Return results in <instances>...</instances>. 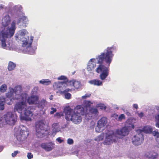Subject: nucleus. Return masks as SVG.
Instances as JSON below:
<instances>
[{
    "instance_id": "nucleus-1",
    "label": "nucleus",
    "mask_w": 159,
    "mask_h": 159,
    "mask_svg": "<svg viewBox=\"0 0 159 159\" xmlns=\"http://www.w3.org/2000/svg\"><path fill=\"white\" fill-rule=\"evenodd\" d=\"M115 49V47L114 46L108 47L105 52L101 53L100 55L96 58L97 63L98 64L96 71L98 73H101L100 75V77L102 80H104L109 75V67H106L104 63L105 62L108 64V66H109L114 55L112 52Z\"/></svg>"
},
{
    "instance_id": "nucleus-2",
    "label": "nucleus",
    "mask_w": 159,
    "mask_h": 159,
    "mask_svg": "<svg viewBox=\"0 0 159 159\" xmlns=\"http://www.w3.org/2000/svg\"><path fill=\"white\" fill-rule=\"evenodd\" d=\"M10 21V17L9 15L5 16L2 19V24L5 28L0 32V41H1L2 46L3 48L6 47V39L13 36L16 29V21L15 20L12 22L10 28H6L9 25Z\"/></svg>"
},
{
    "instance_id": "nucleus-3",
    "label": "nucleus",
    "mask_w": 159,
    "mask_h": 159,
    "mask_svg": "<svg viewBox=\"0 0 159 159\" xmlns=\"http://www.w3.org/2000/svg\"><path fill=\"white\" fill-rule=\"evenodd\" d=\"M65 119L68 121L70 120L76 124L80 123L82 121V118L81 115H87V111L81 105H78L74 110L70 108L64 109Z\"/></svg>"
},
{
    "instance_id": "nucleus-4",
    "label": "nucleus",
    "mask_w": 159,
    "mask_h": 159,
    "mask_svg": "<svg viewBox=\"0 0 159 159\" xmlns=\"http://www.w3.org/2000/svg\"><path fill=\"white\" fill-rule=\"evenodd\" d=\"M129 133V131L126 126L123 127L121 129H117L115 132L112 131H109L106 134V138L103 144L106 145H110L113 142H116L119 138H122L121 137L127 135Z\"/></svg>"
},
{
    "instance_id": "nucleus-5",
    "label": "nucleus",
    "mask_w": 159,
    "mask_h": 159,
    "mask_svg": "<svg viewBox=\"0 0 159 159\" xmlns=\"http://www.w3.org/2000/svg\"><path fill=\"white\" fill-rule=\"evenodd\" d=\"M26 30L23 29L20 30L15 36L16 40H20L22 42L23 47H30L33 40V37L31 36L29 39V37L26 35Z\"/></svg>"
},
{
    "instance_id": "nucleus-6",
    "label": "nucleus",
    "mask_w": 159,
    "mask_h": 159,
    "mask_svg": "<svg viewBox=\"0 0 159 159\" xmlns=\"http://www.w3.org/2000/svg\"><path fill=\"white\" fill-rule=\"evenodd\" d=\"M19 128L20 131L16 135V139L19 141H23L28 136L29 133L28 129L23 125H20Z\"/></svg>"
},
{
    "instance_id": "nucleus-7",
    "label": "nucleus",
    "mask_w": 159,
    "mask_h": 159,
    "mask_svg": "<svg viewBox=\"0 0 159 159\" xmlns=\"http://www.w3.org/2000/svg\"><path fill=\"white\" fill-rule=\"evenodd\" d=\"M45 124L42 121H39L36 125V134L39 138H42L45 136L46 130L44 129Z\"/></svg>"
},
{
    "instance_id": "nucleus-8",
    "label": "nucleus",
    "mask_w": 159,
    "mask_h": 159,
    "mask_svg": "<svg viewBox=\"0 0 159 159\" xmlns=\"http://www.w3.org/2000/svg\"><path fill=\"white\" fill-rule=\"evenodd\" d=\"M132 142L135 145L141 144L144 140L143 135L141 133L134 135L132 138Z\"/></svg>"
},
{
    "instance_id": "nucleus-9",
    "label": "nucleus",
    "mask_w": 159,
    "mask_h": 159,
    "mask_svg": "<svg viewBox=\"0 0 159 159\" xmlns=\"http://www.w3.org/2000/svg\"><path fill=\"white\" fill-rule=\"evenodd\" d=\"M27 107L26 103L25 102H17L14 106V111H17L21 113L22 111Z\"/></svg>"
},
{
    "instance_id": "nucleus-10",
    "label": "nucleus",
    "mask_w": 159,
    "mask_h": 159,
    "mask_svg": "<svg viewBox=\"0 0 159 159\" xmlns=\"http://www.w3.org/2000/svg\"><path fill=\"white\" fill-rule=\"evenodd\" d=\"M107 123V120L106 117H103L101 118L97 122V126L95 128V130L98 132H100L101 128L104 127Z\"/></svg>"
},
{
    "instance_id": "nucleus-11",
    "label": "nucleus",
    "mask_w": 159,
    "mask_h": 159,
    "mask_svg": "<svg viewBox=\"0 0 159 159\" xmlns=\"http://www.w3.org/2000/svg\"><path fill=\"white\" fill-rule=\"evenodd\" d=\"M30 107H27L25 109L24 111V116L22 118V120L26 121H31V117L33 116L32 111L30 110Z\"/></svg>"
},
{
    "instance_id": "nucleus-12",
    "label": "nucleus",
    "mask_w": 159,
    "mask_h": 159,
    "mask_svg": "<svg viewBox=\"0 0 159 159\" xmlns=\"http://www.w3.org/2000/svg\"><path fill=\"white\" fill-rule=\"evenodd\" d=\"M14 93L15 94V97L14 98L18 100L20 99H22L23 98L22 97L23 94L22 89V87L20 85H18L15 87L13 89Z\"/></svg>"
},
{
    "instance_id": "nucleus-13",
    "label": "nucleus",
    "mask_w": 159,
    "mask_h": 159,
    "mask_svg": "<svg viewBox=\"0 0 159 159\" xmlns=\"http://www.w3.org/2000/svg\"><path fill=\"white\" fill-rule=\"evenodd\" d=\"M14 90L13 89L11 88L10 89L9 92H8L6 94V97L8 98V102L6 101V103L9 105H11L13 103L12 100H16L17 99H16L14 98L15 97V94L14 93Z\"/></svg>"
},
{
    "instance_id": "nucleus-14",
    "label": "nucleus",
    "mask_w": 159,
    "mask_h": 159,
    "mask_svg": "<svg viewBox=\"0 0 159 159\" xmlns=\"http://www.w3.org/2000/svg\"><path fill=\"white\" fill-rule=\"evenodd\" d=\"M54 144L52 142L43 143L41 144V147L47 151H51L54 148Z\"/></svg>"
},
{
    "instance_id": "nucleus-15",
    "label": "nucleus",
    "mask_w": 159,
    "mask_h": 159,
    "mask_svg": "<svg viewBox=\"0 0 159 159\" xmlns=\"http://www.w3.org/2000/svg\"><path fill=\"white\" fill-rule=\"evenodd\" d=\"M96 58L91 59L88 63L87 70L89 71H91L93 70L96 66L95 62Z\"/></svg>"
},
{
    "instance_id": "nucleus-16",
    "label": "nucleus",
    "mask_w": 159,
    "mask_h": 159,
    "mask_svg": "<svg viewBox=\"0 0 159 159\" xmlns=\"http://www.w3.org/2000/svg\"><path fill=\"white\" fill-rule=\"evenodd\" d=\"M39 98L36 96H32L29 97L27 102L29 104H36L38 102Z\"/></svg>"
},
{
    "instance_id": "nucleus-17",
    "label": "nucleus",
    "mask_w": 159,
    "mask_h": 159,
    "mask_svg": "<svg viewBox=\"0 0 159 159\" xmlns=\"http://www.w3.org/2000/svg\"><path fill=\"white\" fill-rule=\"evenodd\" d=\"M68 84L70 85L73 86L75 89H78L81 86L80 82L74 80L69 81Z\"/></svg>"
},
{
    "instance_id": "nucleus-18",
    "label": "nucleus",
    "mask_w": 159,
    "mask_h": 159,
    "mask_svg": "<svg viewBox=\"0 0 159 159\" xmlns=\"http://www.w3.org/2000/svg\"><path fill=\"white\" fill-rule=\"evenodd\" d=\"M71 91V89L69 88L66 89L65 90L63 91H59V93L61 94H64L66 99H69L71 98V96L70 93H68V92Z\"/></svg>"
},
{
    "instance_id": "nucleus-19",
    "label": "nucleus",
    "mask_w": 159,
    "mask_h": 159,
    "mask_svg": "<svg viewBox=\"0 0 159 159\" xmlns=\"http://www.w3.org/2000/svg\"><path fill=\"white\" fill-rule=\"evenodd\" d=\"M65 83L64 82H55L53 84V87L54 89H61L62 86H64Z\"/></svg>"
},
{
    "instance_id": "nucleus-20",
    "label": "nucleus",
    "mask_w": 159,
    "mask_h": 159,
    "mask_svg": "<svg viewBox=\"0 0 159 159\" xmlns=\"http://www.w3.org/2000/svg\"><path fill=\"white\" fill-rule=\"evenodd\" d=\"M147 157L151 159H156L158 157V154L153 151H150L146 153Z\"/></svg>"
},
{
    "instance_id": "nucleus-21",
    "label": "nucleus",
    "mask_w": 159,
    "mask_h": 159,
    "mask_svg": "<svg viewBox=\"0 0 159 159\" xmlns=\"http://www.w3.org/2000/svg\"><path fill=\"white\" fill-rule=\"evenodd\" d=\"M8 102L9 100L7 99L6 100L5 98L3 97H0V110H3L4 109V104L5 102Z\"/></svg>"
},
{
    "instance_id": "nucleus-22",
    "label": "nucleus",
    "mask_w": 159,
    "mask_h": 159,
    "mask_svg": "<svg viewBox=\"0 0 159 159\" xmlns=\"http://www.w3.org/2000/svg\"><path fill=\"white\" fill-rule=\"evenodd\" d=\"M93 104V103L89 101L85 100L84 101L83 105L84 106V108L85 111H87V114L88 113V107H90L91 105ZM84 108V107H83Z\"/></svg>"
},
{
    "instance_id": "nucleus-23",
    "label": "nucleus",
    "mask_w": 159,
    "mask_h": 159,
    "mask_svg": "<svg viewBox=\"0 0 159 159\" xmlns=\"http://www.w3.org/2000/svg\"><path fill=\"white\" fill-rule=\"evenodd\" d=\"M46 101L44 99L41 100L38 104V107L39 108L42 110L43 109L45 106L47 104Z\"/></svg>"
},
{
    "instance_id": "nucleus-24",
    "label": "nucleus",
    "mask_w": 159,
    "mask_h": 159,
    "mask_svg": "<svg viewBox=\"0 0 159 159\" xmlns=\"http://www.w3.org/2000/svg\"><path fill=\"white\" fill-rule=\"evenodd\" d=\"M89 83L94 85L99 86L102 85V82L98 80H93L89 81Z\"/></svg>"
},
{
    "instance_id": "nucleus-25",
    "label": "nucleus",
    "mask_w": 159,
    "mask_h": 159,
    "mask_svg": "<svg viewBox=\"0 0 159 159\" xmlns=\"http://www.w3.org/2000/svg\"><path fill=\"white\" fill-rule=\"evenodd\" d=\"M16 66L15 64L13 62L10 61L8 66V69L9 71H11L14 69Z\"/></svg>"
},
{
    "instance_id": "nucleus-26",
    "label": "nucleus",
    "mask_w": 159,
    "mask_h": 159,
    "mask_svg": "<svg viewBox=\"0 0 159 159\" xmlns=\"http://www.w3.org/2000/svg\"><path fill=\"white\" fill-rule=\"evenodd\" d=\"M39 83L43 85H48L51 84V82L49 79H42L39 81Z\"/></svg>"
},
{
    "instance_id": "nucleus-27",
    "label": "nucleus",
    "mask_w": 159,
    "mask_h": 159,
    "mask_svg": "<svg viewBox=\"0 0 159 159\" xmlns=\"http://www.w3.org/2000/svg\"><path fill=\"white\" fill-rule=\"evenodd\" d=\"M143 131L146 133H151L152 131V129L150 126H146L144 127L143 129Z\"/></svg>"
},
{
    "instance_id": "nucleus-28",
    "label": "nucleus",
    "mask_w": 159,
    "mask_h": 159,
    "mask_svg": "<svg viewBox=\"0 0 159 159\" xmlns=\"http://www.w3.org/2000/svg\"><path fill=\"white\" fill-rule=\"evenodd\" d=\"M28 21L27 17L25 16H22L20 18L18 23H22L23 24H26Z\"/></svg>"
},
{
    "instance_id": "nucleus-29",
    "label": "nucleus",
    "mask_w": 159,
    "mask_h": 159,
    "mask_svg": "<svg viewBox=\"0 0 159 159\" xmlns=\"http://www.w3.org/2000/svg\"><path fill=\"white\" fill-rule=\"evenodd\" d=\"M89 112L92 114H94L96 116L98 115V111L97 109L91 107L89 110Z\"/></svg>"
},
{
    "instance_id": "nucleus-30",
    "label": "nucleus",
    "mask_w": 159,
    "mask_h": 159,
    "mask_svg": "<svg viewBox=\"0 0 159 159\" xmlns=\"http://www.w3.org/2000/svg\"><path fill=\"white\" fill-rule=\"evenodd\" d=\"M7 86L6 84H2L0 88V91L2 93H4L7 90Z\"/></svg>"
},
{
    "instance_id": "nucleus-31",
    "label": "nucleus",
    "mask_w": 159,
    "mask_h": 159,
    "mask_svg": "<svg viewBox=\"0 0 159 159\" xmlns=\"http://www.w3.org/2000/svg\"><path fill=\"white\" fill-rule=\"evenodd\" d=\"M58 79L60 80H65L66 82H67L68 83L69 82V81H68L67 78L66 76L63 75H61L58 78Z\"/></svg>"
},
{
    "instance_id": "nucleus-32",
    "label": "nucleus",
    "mask_w": 159,
    "mask_h": 159,
    "mask_svg": "<svg viewBox=\"0 0 159 159\" xmlns=\"http://www.w3.org/2000/svg\"><path fill=\"white\" fill-rule=\"evenodd\" d=\"M156 119V126L159 128V114L155 117Z\"/></svg>"
},
{
    "instance_id": "nucleus-33",
    "label": "nucleus",
    "mask_w": 159,
    "mask_h": 159,
    "mask_svg": "<svg viewBox=\"0 0 159 159\" xmlns=\"http://www.w3.org/2000/svg\"><path fill=\"white\" fill-rule=\"evenodd\" d=\"M54 116L57 117L59 118L63 116V113L62 112H57Z\"/></svg>"
},
{
    "instance_id": "nucleus-34",
    "label": "nucleus",
    "mask_w": 159,
    "mask_h": 159,
    "mask_svg": "<svg viewBox=\"0 0 159 159\" xmlns=\"http://www.w3.org/2000/svg\"><path fill=\"white\" fill-rule=\"evenodd\" d=\"M125 118L124 114L120 115L118 117L117 120L119 121L121 120H122L125 119Z\"/></svg>"
},
{
    "instance_id": "nucleus-35",
    "label": "nucleus",
    "mask_w": 159,
    "mask_h": 159,
    "mask_svg": "<svg viewBox=\"0 0 159 159\" xmlns=\"http://www.w3.org/2000/svg\"><path fill=\"white\" fill-rule=\"evenodd\" d=\"M98 107L101 110H105L107 108L106 106L103 104H100L98 105Z\"/></svg>"
},
{
    "instance_id": "nucleus-36",
    "label": "nucleus",
    "mask_w": 159,
    "mask_h": 159,
    "mask_svg": "<svg viewBox=\"0 0 159 159\" xmlns=\"http://www.w3.org/2000/svg\"><path fill=\"white\" fill-rule=\"evenodd\" d=\"M104 138V136L103 134H101L99 136H98L96 140L98 141H101L103 140Z\"/></svg>"
},
{
    "instance_id": "nucleus-37",
    "label": "nucleus",
    "mask_w": 159,
    "mask_h": 159,
    "mask_svg": "<svg viewBox=\"0 0 159 159\" xmlns=\"http://www.w3.org/2000/svg\"><path fill=\"white\" fill-rule=\"evenodd\" d=\"M67 143L69 144H72L74 143L73 140L71 139H68L67 140Z\"/></svg>"
},
{
    "instance_id": "nucleus-38",
    "label": "nucleus",
    "mask_w": 159,
    "mask_h": 159,
    "mask_svg": "<svg viewBox=\"0 0 159 159\" xmlns=\"http://www.w3.org/2000/svg\"><path fill=\"white\" fill-rule=\"evenodd\" d=\"M51 109L52 111H51L50 112V113L51 114H53L54 112H56L57 111V109L55 108L52 107L51 108Z\"/></svg>"
},
{
    "instance_id": "nucleus-39",
    "label": "nucleus",
    "mask_w": 159,
    "mask_h": 159,
    "mask_svg": "<svg viewBox=\"0 0 159 159\" xmlns=\"http://www.w3.org/2000/svg\"><path fill=\"white\" fill-rule=\"evenodd\" d=\"M27 156L29 159H31L33 157V155L30 152L28 153Z\"/></svg>"
},
{
    "instance_id": "nucleus-40",
    "label": "nucleus",
    "mask_w": 159,
    "mask_h": 159,
    "mask_svg": "<svg viewBox=\"0 0 159 159\" xmlns=\"http://www.w3.org/2000/svg\"><path fill=\"white\" fill-rule=\"evenodd\" d=\"M91 95L90 94H86L85 95L82 97L83 99H85L87 97H89Z\"/></svg>"
},
{
    "instance_id": "nucleus-41",
    "label": "nucleus",
    "mask_w": 159,
    "mask_h": 159,
    "mask_svg": "<svg viewBox=\"0 0 159 159\" xmlns=\"http://www.w3.org/2000/svg\"><path fill=\"white\" fill-rule=\"evenodd\" d=\"M153 135L157 137H158V135H159V133L157 131H154L153 132Z\"/></svg>"
},
{
    "instance_id": "nucleus-42",
    "label": "nucleus",
    "mask_w": 159,
    "mask_h": 159,
    "mask_svg": "<svg viewBox=\"0 0 159 159\" xmlns=\"http://www.w3.org/2000/svg\"><path fill=\"white\" fill-rule=\"evenodd\" d=\"M19 152V151H15L14 153H12L11 156L12 157H15L16 156L17 154Z\"/></svg>"
},
{
    "instance_id": "nucleus-43",
    "label": "nucleus",
    "mask_w": 159,
    "mask_h": 159,
    "mask_svg": "<svg viewBox=\"0 0 159 159\" xmlns=\"http://www.w3.org/2000/svg\"><path fill=\"white\" fill-rule=\"evenodd\" d=\"M138 115L140 118H141L144 116V114L142 112H141L140 113H138Z\"/></svg>"
},
{
    "instance_id": "nucleus-44",
    "label": "nucleus",
    "mask_w": 159,
    "mask_h": 159,
    "mask_svg": "<svg viewBox=\"0 0 159 159\" xmlns=\"http://www.w3.org/2000/svg\"><path fill=\"white\" fill-rule=\"evenodd\" d=\"M56 140L59 143H61L63 140L62 139H61L60 138H58Z\"/></svg>"
},
{
    "instance_id": "nucleus-45",
    "label": "nucleus",
    "mask_w": 159,
    "mask_h": 159,
    "mask_svg": "<svg viewBox=\"0 0 159 159\" xmlns=\"http://www.w3.org/2000/svg\"><path fill=\"white\" fill-rule=\"evenodd\" d=\"M58 123H53L52 125V127H55L57 126L58 125Z\"/></svg>"
},
{
    "instance_id": "nucleus-46",
    "label": "nucleus",
    "mask_w": 159,
    "mask_h": 159,
    "mask_svg": "<svg viewBox=\"0 0 159 159\" xmlns=\"http://www.w3.org/2000/svg\"><path fill=\"white\" fill-rule=\"evenodd\" d=\"M133 107L137 109L138 108V105L137 104H135L133 105Z\"/></svg>"
},
{
    "instance_id": "nucleus-47",
    "label": "nucleus",
    "mask_w": 159,
    "mask_h": 159,
    "mask_svg": "<svg viewBox=\"0 0 159 159\" xmlns=\"http://www.w3.org/2000/svg\"><path fill=\"white\" fill-rule=\"evenodd\" d=\"M125 114L127 116H131V113L128 111L126 112Z\"/></svg>"
},
{
    "instance_id": "nucleus-48",
    "label": "nucleus",
    "mask_w": 159,
    "mask_h": 159,
    "mask_svg": "<svg viewBox=\"0 0 159 159\" xmlns=\"http://www.w3.org/2000/svg\"><path fill=\"white\" fill-rule=\"evenodd\" d=\"M157 109V110H159V107H158Z\"/></svg>"
},
{
    "instance_id": "nucleus-49",
    "label": "nucleus",
    "mask_w": 159,
    "mask_h": 159,
    "mask_svg": "<svg viewBox=\"0 0 159 159\" xmlns=\"http://www.w3.org/2000/svg\"><path fill=\"white\" fill-rule=\"evenodd\" d=\"M75 71H74V72H73V73H72V75H74V74L75 73Z\"/></svg>"
},
{
    "instance_id": "nucleus-50",
    "label": "nucleus",
    "mask_w": 159,
    "mask_h": 159,
    "mask_svg": "<svg viewBox=\"0 0 159 159\" xmlns=\"http://www.w3.org/2000/svg\"><path fill=\"white\" fill-rule=\"evenodd\" d=\"M116 116L117 117L118 116V115H116Z\"/></svg>"
},
{
    "instance_id": "nucleus-51",
    "label": "nucleus",
    "mask_w": 159,
    "mask_h": 159,
    "mask_svg": "<svg viewBox=\"0 0 159 159\" xmlns=\"http://www.w3.org/2000/svg\"><path fill=\"white\" fill-rule=\"evenodd\" d=\"M50 99L51 100H52V98H51V97H50Z\"/></svg>"
}]
</instances>
